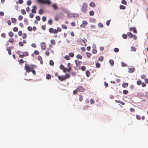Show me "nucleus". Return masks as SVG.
Instances as JSON below:
<instances>
[{
	"mask_svg": "<svg viewBox=\"0 0 148 148\" xmlns=\"http://www.w3.org/2000/svg\"><path fill=\"white\" fill-rule=\"evenodd\" d=\"M65 69V70L64 71V72H66V71L69 72L72 70V69L71 67H69L68 69H67L66 68V69Z\"/></svg>",
	"mask_w": 148,
	"mask_h": 148,
	"instance_id": "20",
	"label": "nucleus"
},
{
	"mask_svg": "<svg viewBox=\"0 0 148 148\" xmlns=\"http://www.w3.org/2000/svg\"><path fill=\"white\" fill-rule=\"evenodd\" d=\"M92 53L94 54H96L97 53V50L95 49H93L92 50Z\"/></svg>",
	"mask_w": 148,
	"mask_h": 148,
	"instance_id": "48",
	"label": "nucleus"
},
{
	"mask_svg": "<svg viewBox=\"0 0 148 148\" xmlns=\"http://www.w3.org/2000/svg\"><path fill=\"white\" fill-rule=\"evenodd\" d=\"M109 62L112 66H113L114 64V62L113 60H110L109 61Z\"/></svg>",
	"mask_w": 148,
	"mask_h": 148,
	"instance_id": "25",
	"label": "nucleus"
},
{
	"mask_svg": "<svg viewBox=\"0 0 148 148\" xmlns=\"http://www.w3.org/2000/svg\"><path fill=\"white\" fill-rule=\"evenodd\" d=\"M41 47L42 49L45 50L46 49L45 43L44 42H41Z\"/></svg>",
	"mask_w": 148,
	"mask_h": 148,
	"instance_id": "7",
	"label": "nucleus"
},
{
	"mask_svg": "<svg viewBox=\"0 0 148 148\" xmlns=\"http://www.w3.org/2000/svg\"><path fill=\"white\" fill-rule=\"evenodd\" d=\"M136 119L138 120H140L141 118V116L140 115H136Z\"/></svg>",
	"mask_w": 148,
	"mask_h": 148,
	"instance_id": "47",
	"label": "nucleus"
},
{
	"mask_svg": "<svg viewBox=\"0 0 148 148\" xmlns=\"http://www.w3.org/2000/svg\"><path fill=\"white\" fill-rule=\"evenodd\" d=\"M36 18L37 20H38V21H40V17L38 16H36Z\"/></svg>",
	"mask_w": 148,
	"mask_h": 148,
	"instance_id": "60",
	"label": "nucleus"
},
{
	"mask_svg": "<svg viewBox=\"0 0 148 148\" xmlns=\"http://www.w3.org/2000/svg\"><path fill=\"white\" fill-rule=\"evenodd\" d=\"M21 12L23 14H25L26 13L24 9H22L21 10Z\"/></svg>",
	"mask_w": 148,
	"mask_h": 148,
	"instance_id": "34",
	"label": "nucleus"
},
{
	"mask_svg": "<svg viewBox=\"0 0 148 148\" xmlns=\"http://www.w3.org/2000/svg\"><path fill=\"white\" fill-rule=\"evenodd\" d=\"M11 21L13 23H15L16 21V19L15 18H12Z\"/></svg>",
	"mask_w": 148,
	"mask_h": 148,
	"instance_id": "27",
	"label": "nucleus"
},
{
	"mask_svg": "<svg viewBox=\"0 0 148 148\" xmlns=\"http://www.w3.org/2000/svg\"><path fill=\"white\" fill-rule=\"evenodd\" d=\"M83 98V96L82 95H80L79 97V100L80 101H82Z\"/></svg>",
	"mask_w": 148,
	"mask_h": 148,
	"instance_id": "24",
	"label": "nucleus"
},
{
	"mask_svg": "<svg viewBox=\"0 0 148 148\" xmlns=\"http://www.w3.org/2000/svg\"><path fill=\"white\" fill-rule=\"evenodd\" d=\"M21 53L22 54V55L19 54V57L20 58H23L25 56H26L28 55V52L26 51L24 52H23L22 51L21 52Z\"/></svg>",
	"mask_w": 148,
	"mask_h": 148,
	"instance_id": "5",
	"label": "nucleus"
},
{
	"mask_svg": "<svg viewBox=\"0 0 148 148\" xmlns=\"http://www.w3.org/2000/svg\"><path fill=\"white\" fill-rule=\"evenodd\" d=\"M86 75L87 77H89V76L90 75V73L89 71H86Z\"/></svg>",
	"mask_w": 148,
	"mask_h": 148,
	"instance_id": "29",
	"label": "nucleus"
},
{
	"mask_svg": "<svg viewBox=\"0 0 148 148\" xmlns=\"http://www.w3.org/2000/svg\"><path fill=\"white\" fill-rule=\"evenodd\" d=\"M121 3L123 4L124 5H126L127 4V2L125 0H122L121 1Z\"/></svg>",
	"mask_w": 148,
	"mask_h": 148,
	"instance_id": "43",
	"label": "nucleus"
},
{
	"mask_svg": "<svg viewBox=\"0 0 148 148\" xmlns=\"http://www.w3.org/2000/svg\"><path fill=\"white\" fill-rule=\"evenodd\" d=\"M69 56L71 58H73L74 56V54L73 53H69Z\"/></svg>",
	"mask_w": 148,
	"mask_h": 148,
	"instance_id": "36",
	"label": "nucleus"
},
{
	"mask_svg": "<svg viewBox=\"0 0 148 148\" xmlns=\"http://www.w3.org/2000/svg\"><path fill=\"white\" fill-rule=\"evenodd\" d=\"M89 5L90 7L92 8H94L96 6V5L95 3L92 2L90 3L89 4Z\"/></svg>",
	"mask_w": 148,
	"mask_h": 148,
	"instance_id": "12",
	"label": "nucleus"
},
{
	"mask_svg": "<svg viewBox=\"0 0 148 148\" xmlns=\"http://www.w3.org/2000/svg\"><path fill=\"white\" fill-rule=\"evenodd\" d=\"M62 27L64 29H67V27L66 26L64 25H61Z\"/></svg>",
	"mask_w": 148,
	"mask_h": 148,
	"instance_id": "42",
	"label": "nucleus"
},
{
	"mask_svg": "<svg viewBox=\"0 0 148 148\" xmlns=\"http://www.w3.org/2000/svg\"><path fill=\"white\" fill-rule=\"evenodd\" d=\"M81 70L82 71H84L86 70V67L84 66H82L81 68Z\"/></svg>",
	"mask_w": 148,
	"mask_h": 148,
	"instance_id": "58",
	"label": "nucleus"
},
{
	"mask_svg": "<svg viewBox=\"0 0 148 148\" xmlns=\"http://www.w3.org/2000/svg\"><path fill=\"white\" fill-rule=\"evenodd\" d=\"M48 23L49 24L51 25L53 23V21L51 19H50L48 21Z\"/></svg>",
	"mask_w": 148,
	"mask_h": 148,
	"instance_id": "31",
	"label": "nucleus"
},
{
	"mask_svg": "<svg viewBox=\"0 0 148 148\" xmlns=\"http://www.w3.org/2000/svg\"><path fill=\"white\" fill-rule=\"evenodd\" d=\"M18 33L19 36H21L22 35V32L21 31H19Z\"/></svg>",
	"mask_w": 148,
	"mask_h": 148,
	"instance_id": "46",
	"label": "nucleus"
},
{
	"mask_svg": "<svg viewBox=\"0 0 148 148\" xmlns=\"http://www.w3.org/2000/svg\"><path fill=\"white\" fill-rule=\"evenodd\" d=\"M70 76L69 74H66L65 76H58V79L61 81L65 80L67 78L70 77Z\"/></svg>",
	"mask_w": 148,
	"mask_h": 148,
	"instance_id": "2",
	"label": "nucleus"
},
{
	"mask_svg": "<svg viewBox=\"0 0 148 148\" xmlns=\"http://www.w3.org/2000/svg\"><path fill=\"white\" fill-rule=\"evenodd\" d=\"M146 76L145 75H143L140 76V78L142 79H145L146 77Z\"/></svg>",
	"mask_w": 148,
	"mask_h": 148,
	"instance_id": "37",
	"label": "nucleus"
},
{
	"mask_svg": "<svg viewBox=\"0 0 148 148\" xmlns=\"http://www.w3.org/2000/svg\"><path fill=\"white\" fill-rule=\"evenodd\" d=\"M46 20V18L45 16H43L42 18V20L43 22H45Z\"/></svg>",
	"mask_w": 148,
	"mask_h": 148,
	"instance_id": "62",
	"label": "nucleus"
},
{
	"mask_svg": "<svg viewBox=\"0 0 148 148\" xmlns=\"http://www.w3.org/2000/svg\"><path fill=\"white\" fill-rule=\"evenodd\" d=\"M31 3H32L31 1L29 0L27 2V4L28 5H31Z\"/></svg>",
	"mask_w": 148,
	"mask_h": 148,
	"instance_id": "59",
	"label": "nucleus"
},
{
	"mask_svg": "<svg viewBox=\"0 0 148 148\" xmlns=\"http://www.w3.org/2000/svg\"><path fill=\"white\" fill-rule=\"evenodd\" d=\"M50 42L53 45H55L56 44L55 41L54 40H51L50 41Z\"/></svg>",
	"mask_w": 148,
	"mask_h": 148,
	"instance_id": "40",
	"label": "nucleus"
},
{
	"mask_svg": "<svg viewBox=\"0 0 148 148\" xmlns=\"http://www.w3.org/2000/svg\"><path fill=\"white\" fill-rule=\"evenodd\" d=\"M95 101L92 99H90V103L91 104H93L95 103Z\"/></svg>",
	"mask_w": 148,
	"mask_h": 148,
	"instance_id": "57",
	"label": "nucleus"
},
{
	"mask_svg": "<svg viewBox=\"0 0 148 148\" xmlns=\"http://www.w3.org/2000/svg\"><path fill=\"white\" fill-rule=\"evenodd\" d=\"M121 66L123 67L127 66L126 64L123 62H121Z\"/></svg>",
	"mask_w": 148,
	"mask_h": 148,
	"instance_id": "49",
	"label": "nucleus"
},
{
	"mask_svg": "<svg viewBox=\"0 0 148 148\" xmlns=\"http://www.w3.org/2000/svg\"><path fill=\"white\" fill-rule=\"evenodd\" d=\"M8 35L9 36L12 37L14 36V34L12 32H10L8 33Z\"/></svg>",
	"mask_w": 148,
	"mask_h": 148,
	"instance_id": "21",
	"label": "nucleus"
},
{
	"mask_svg": "<svg viewBox=\"0 0 148 148\" xmlns=\"http://www.w3.org/2000/svg\"><path fill=\"white\" fill-rule=\"evenodd\" d=\"M142 83V82L140 80H139V81H138L137 82V84L138 85H140V84H141Z\"/></svg>",
	"mask_w": 148,
	"mask_h": 148,
	"instance_id": "61",
	"label": "nucleus"
},
{
	"mask_svg": "<svg viewBox=\"0 0 148 148\" xmlns=\"http://www.w3.org/2000/svg\"><path fill=\"white\" fill-rule=\"evenodd\" d=\"M44 11L42 9H40L38 13L40 14H42L44 13Z\"/></svg>",
	"mask_w": 148,
	"mask_h": 148,
	"instance_id": "22",
	"label": "nucleus"
},
{
	"mask_svg": "<svg viewBox=\"0 0 148 148\" xmlns=\"http://www.w3.org/2000/svg\"><path fill=\"white\" fill-rule=\"evenodd\" d=\"M87 5L86 3L83 4L82 8V10L83 12L85 13L87 11Z\"/></svg>",
	"mask_w": 148,
	"mask_h": 148,
	"instance_id": "4",
	"label": "nucleus"
},
{
	"mask_svg": "<svg viewBox=\"0 0 148 148\" xmlns=\"http://www.w3.org/2000/svg\"><path fill=\"white\" fill-rule=\"evenodd\" d=\"M34 53L35 55H39V53L37 50H35L34 51Z\"/></svg>",
	"mask_w": 148,
	"mask_h": 148,
	"instance_id": "64",
	"label": "nucleus"
},
{
	"mask_svg": "<svg viewBox=\"0 0 148 148\" xmlns=\"http://www.w3.org/2000/svg\"><path fill=\"white\" fill-rule=\"evenodd\" d=\"M32 7L33 8L32 10V12L34 13H36V10L37 9L36 7L35 6H33Z\"/></svg>",
	"mask_w": 148,
	"mask_h": 148,
	"instance_id": "10",
	"label": "nucleus"
},
{
	"mask_svg": "<svg viewBox=\"0 0 148 148\" xmlns=\"http://www.w3.org/2000/svg\"><path fill=\"white\" fill-rule=\"evenodd\" d=\"M96 66L97 68H99L100 66V64L99 63H97L96 64Z\"/></svg>",
	"mask_w": 148,
	"mask_h": 148,
	"instance_id": "55",
	"label": "nucleus"
},
{
	"mask_svg": "<svg viewBox=\"0 0 148 148\" xmlns=\"http://www.w3.org/2000/svg\"><path fill=\"white\" fill-rule=\"evenodd\" d=\"M60 68L61 69L63 70V71L64 72H65L64 71L65 70V69H66V68H65L64 66L62 64H61L60 65Z\"/></svg>",
	"mask_w": 148,
	"mask_h": 148,
	"instance_id": "15",
	"label": "nucleus"
},
{
	"mask_svg": "<svg viewBox=\"0 0 148 148\" xmlns=\"http://www.w3.org/2000/svg\"><path fill=\"white\" fill-rule=\"evenodd\" d=\"M88 24L87 22L86 21H83L82 24L81 25L82 27H84L86 25Z\"/></svg>",
	"mask_w": 148,
	"mask_h": 148,
	"instance_id": "11",
	"label": "nucleus"
},
{
	"mask_svg": "<svg viewBox=\"0 0 148 148\" xmlns=\"http://www.w3.org/2000/svg\"><path fill=\"white\" fill-rule=\"evenodd\" d=\"M38 1L41 3L48 5L50 4L51 3V1L49 0H38Z\"/></svg>",
	"mask_w": 148,
	"mask_h": 148,
	"instance_id": "3",
	"label": "nucleus"
},
{
	"mask_svg": "<svg viewBox=\"0 0 148 148\" xmlns=\"http://www.w3.org/2000/svg\"><path fill=\"white\" fill-rule=\"evenodd\" d=\"M131 50L134 51H136V49L134 47H131Z\"/></svg>",
	"mask_w": 148,
	"mask_h": 148,
	"instance_id": "41",
	"label": "nucleus"
},
{
	"mask_svg": "<svg viewBox=\"0 0 148 148\" xmlns=\"http://www.w3.org/2000/svg\"><path fill=\"white\" fill-rule=\"evenodd\" d=\"M52 7L54 10H56L58 8V7L55 4H53L52 5Z\"/></svg>",
	"mask_w": 148,
	"mask_h": 148,
	"instance_id": "26",
	"label": "nucleus"
},
{
	"mask_svg": "<svg viewBox=\"0 0 148 148\" xmlns=\"http://www.w3.org/2000/svg\"><path fill=\"white\" fill-rule=\"evenodd\" d=\"M34 66V65L32 64L29 65V64H25V69L27 72L29 73L33 69V66Z\"/></svg>",
	"mask_w": 148,
	"mask_h": 148,
	"instance_id": "1",
	"label": "nucleus"
},
{
	"mask_svg": "<svg viewBox=\"0 0 148 148\" xmlns=\"http://www.w3.org/2000/svg\"><path fill=\"white\" fill-rule=\"evenodd\" d=\"M90 21L91 22L95 23L96 22V20L95 18H91L90 19Z\"/></svg>",
	"mask_w": 148,
	"mask_h": 148,
	"instance_id": "33",
	"label": "nucleus"
},
{
	"mask_svg": "<svg viewBox=\"0 0 148 148\" xmlns=\"http://www.w3.org/2000/svg\"><path fill=\"white\" fill-rule=\"evenodd\" d=\"M76 66H79L82 64V62L79 61L78 60H76L75 61Z\"/></svg>",
	"mask_w": 148,
	"mask_h": 148,
	"instance_id": "8",
	"label": "nucleus"
},
{
	"mask_svg": "<svg viewBox=\"0 0 148 148\" xmlns=\"http://www.w3.org/2000/svg\"><path fill=\"white\" fill-rule=\"evenodd\" d=\"M94 14V12L92 11H90L89 12V14L91 16H93Z\"/></svg>",
	"mask_w": 148,
	"mask_h": 148,
	"instance_id": "45",
	"label": "nucleus"
},
{
	"mask_svg": "<svg viewBox=\"0 0 148 148\" xmlns=\"http://www.w3.org/2000/svg\"><path fill=\"white\" fill-rule=\"evenodd\" d=\"M78 91L79 92H83L84 91L85 89L82 86H79L77 88Z\"/></svg>",
	"mask_w": 148,
	"mask_h": 148,
	"instance_id": "6",
	"label": "nucleus"
},
{
	"mask_svg": "<svg viewBox=\"0 0 148 148\" xmlns=\"http://www.w3.org/2000/svg\"><path fill=\"white\" fill-rule=\"evenodd\" d=\"M51 75L50 74H47L46 75V78L47 79H49L51 78Z\"/></svg>",
	"mask_w": 148,
	"mask_h": 148,
	"instance_id": "19",
	"label": "nucleus"
},
{
	"mask_svg": "<svg viewBox=\"0 0 148 148\" xmlns=\"http://www.w3.org/2000/svg\"><path fill=\"white\" fill-rule=\"evenodd\" d=\"M76 58L79 59H82V56L80 54H78L76 56Z\"/></svg>",
	"mask_w": 148,
	"mask_h": 148,
	"instance_id": "28",
	"label": "nucleus"
},
{
	"mask_svg": "<svg viewBox=\"0 0 148 148\" xmlns=\"http://www.w3.org/2000/svg\"><path fill=\"white\" fill-rule=\"evenodd\" d=\"M9 42L10 43H12L14 42V39L12 38H10L8 40Z\"/></svg>",
	"mask_w": 148,
	"mask_h": 148,
	"instance_id": "17",
	"label": "nucleus"
},
{
	"mask_svg": "<svg viewBox=\"0 0 148 148\" xmlns=\"http://www.w3.org/2000/svg\"><path fill=\"white\" fill-rule=\"evenodd\" d=\"M18 28L17 27H15L13 28V30L14 32H17L18 31Z\"/></svg>",
	"mask_w": 148,
	"mask_h": 148,
	"instance_id": "50",
	"label": "nucleus"
},
{
	"mask_svg": "<svg viewBox=\"0 0 148 148\" xmlns=\"http://www.w3.org/2000/svg\"><path fill=\"white\" fill-rule=\"evenodd\" d=\"M98 25L99 27H103V25L102 23H98Z\"/></svg>",
	"mask_w": 148,
	"mask_h": 148,
	"instance_id": "51",
	"label": "nucleus"
},
{
	"mask_svg": "<svg viewBox=\"0 0 148 148\" xmlns=\"http://www.w3.org/2000/svg\"><path fill=\"white\" fill-rule=\"evenodd\" d=\"M86 54L87 57L88 58H90L91 56V54L90 53L88 52H87L86 53Z\"/></svg>",
	"mask_w": 148,
	"mask_h": 148,
	"instance_id": "52",
	"label": "nucleus"
},
{
	"mask_svg": "<svg viewBox=\"0 0 148 148\" xmlns=\"http://www.w3.org/2000/svg\"><path fill=\"white\" fill-rule=\"evenodd\" d=\"M27 29L29 31H31L32 30V28L30 26H29L27 27Z\"/></svg>",
	"mask_w": 148,
	"mask_h": 148,
	"instance_id": "56",
	"label": "nucleus"
},
{
	"mask_svg": "<svg viewBox=\"0 0 148 148\" xmlns=\"http://www.w3.org/2000/svg\"><path fill=\"white\" fill-rule=\"evenodd\" d=\"M19 45L21 47H22L23 46V43L21 42H19L18 43Z\"/></svg>",
	"mask_w": 148,
	"mask_h": 148,
	"instance_id": "63",
	"label": "nucleus"
},
{
	"mask_svg": "<svg viewBox=\"0 0 148 148\" xmlns=\"http://www.w3.org/2000/svg\"><path fill=\"white\" fill-rule=\"evenodd\" d=\"M122 37L123 38L125 39L127 38V36L126 34H124L122 35Z\"/></svg>",
	"mask_w": 148,
	"mask_h": 148,
	"instance_id": "53",
	"label": "nucleus"
},
{
	"mask_svg": "<svg viewBox=\"0 0 148 148\" xmlns=\"http://www.w3.org/2000/svg\"><path fill=\"white\" fill-rule=\"evenodd\" d=\"M128 85V84L127 83H123L122 85V86L124 88H126L127 87Z\"/></svg>",
	"mask_w": 148,
	"mask_h": 148,
	"instance_id": "14",
	"label": "nucleus"
},
{
	"mask_svg": "<svg viewBox=\"0 0 148 148\" xmlns=\"http://www.w3.org/2000/svg\"><path fill=\"white\" fill-rule=\"evenodd\" d=\"M129 30L130 31H133L134 33H136L137 32V31L136 30V29L135 27H130L129 28Z\"/></svg>",
	"mask_w": 148,
	"mask_h": 148,
	"instance_id": "9",
	"label": "nucleus"
},
{
	"mask_svg": "<svg viewBox=\"0 0 148 148\" xmlns=\"http://www.w3.org/2000/svg\"><path fill=\"white\" fill-rule=\"evenodd\" d=\"M8 51V53L9 55H11V50L10 48V47H8L6 49Z\"/></svg>",
	"mask_w": 148,
	"mask_h": 148,
	"instance_id": "18",
	"label": "nucleus"
},
{
	"mask_svg": "<svg viewBox=\"0 0 148 148\" xmlns=\"http://www.w3.org/2000/svg\"><path fill=\"white\" fill-rule=\"evenodd\" d=\"M128 92V91L126 90H124L123 91V93L125 95L127 94Z\"/></svg>",
	"mask_w": 148,
	"mask_h": 148,
	"instance_id": "39",
	"label": "nucleus"
},
{
	"mask_svg": "<svg viewBox=\"0 0 148 148\" xmlns=\"http://www.w3.org/2000/svg\"><path fill=\"white\" fill-rule=\"evenodd\" d=\"M134 68H130L129 69V72L130 73H133L134 71Z\"/></svg>",
	"mask_w": 148,
	"mask_h": 148,
	"instance_id": "16",
	"label": "nucleus"
},
{
	"mask_svg": "<svg viewBox=\"0 0 148 148\" xmlns=\"http://www.w3.org/2000/svg\"><path fill=\"white\" fill-rule=\"evenodd\" d=\"M64 58L67 60H69L70 59L68 55H66L64 56Z\"/></svg>",
	"mask_w": 148,
	"mask_h": 148,
	"instance_id": "38",
	"label": "nucleus"
},
{
	"mask_svg": "<svg viewBox=\"0 0 148 148\" xmlns=\"http://www.w3.org/2000/svg\"><path fill=\"white\" fill-rule=\"evenodd\" d=\"M23 17L21 15H19L18 16V19L19 21H21L23 19Z\"/></svg>",
	"mask_w": 148,
	"mask_h": 148,
	"instance_id": "35",
	"label": "nucleus"
},
{
	"mask_svg": "<svg viewBox=\"0 0 148 148\" xmlns=\"http://www.w3.org/2000/svg\"><path fill=\"white\" fill-rule=\"evenodd\" d=\"M50 64L51 66H53L54 64V62L52 60H50L49 61Z\"/></svg>",
	"mask_w": 148,
	"mask_h": 148,
	"instance_id": "54",
	"label": "nucleus"
},
{
	"mask_svg": "<svg viewBox=\"0 0 148 148\" xmlns=\"http://www.w3.org/2000/svg\"><path fill=\"white\" fill-rule=\"evenodd\" d=\"M127 34L128 36L130 38H133V35L130 32H127Z\"/></svg>",
	"mask_w": 148,
	"mask_h": 148,
	"instance_id": "13",
	"label": "nucleus"
},
{
	"mask_svg": "<svg viewBox=\"0 0 148 148\" xmlns=\"http://www.w3.org/2000/svg\"><path fill=\"white\" fill-rule=\"evenodd\" d=\"M119 8L121 9L124 10L125 9L126 7L123 5H120L119 6Z\"/></svg>",
	"mask_w": 148,
	"mask_h": 148,
	"instance_id": "23",
	"label": "nucleus"
},
{
	"mask_svg": "<svg viewBox=\"0 0 148 148\" xmlns=\"http://www.w3.org/2000/svg\"><path fill=\"white\" fill-rule=\"evenodd\" d=\"M49 32L50 33H53V32L54 29L53 28H51L49 30Z\"/></svg>",
	"mask_w": 148,
	"mask_h": 148,
	"instance_id": "30",
	"label": "nucleus"
},
{
	"mask_svg": "<svg viewBox=\"0 0 148 148\" xmlns=\"http://www.w3.org/2000/svg\"><path fill=\"white\" fill-rule=\"evenodd\" d=\"M27 36V35L26 33H23V36L22 37V38L23 39H25L26 38Z\"/></svg>",
	"mask_w": 148,
	"mask_h": 148,
	"instance_id": "32",
	"label": "nucleus"
},
{
	"mask_svg": "<svg viewBox=\"0 0 148 148\" xmlns=\"http://www.w3.org/2000/svg\"><path fill=\"white\" fill-rule=\"evenodd\" d=\"M98 60L99 61H102L103 60V58L102 56H100Z\"/></svg>",
	"mask_w": 148,
	"mask_h": 148,
	"instance_id": "44",
	"label": "nucleus"
}]
</instances>
